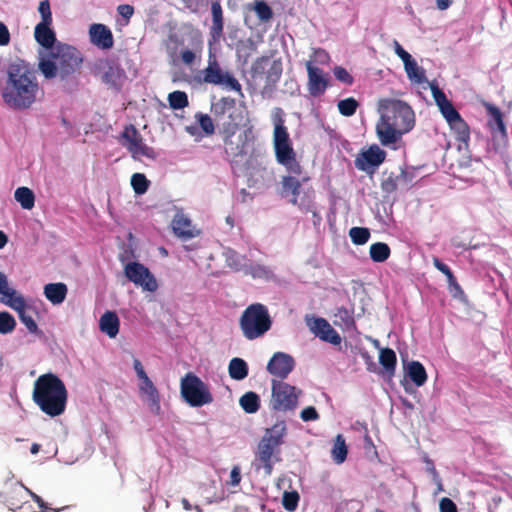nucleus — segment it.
Instances as JSON below:
<instances>
[{"mask_svg": "<svg viewBox=\"0 0 512 512\" xmlns=\"http://www.w3.org/2000/svg\"><path fill=\"white\" fill-rule=\"evenodd\" d=\"M168 102L172 109L179 110L189 105L188 96L183 91H173L168 95Z\"/></svg>", "mask_w": 512, "mask_h": 512, "instance_id": "45", "label": "nucleus"}, {"mask_svg": "<svg viewBox=\"0 0 512 512\" xmlns=\"http://www.w3.org/2000/svg\"><path fill=\"white\" fill-rule=\"evenodd\" d=\"M119 318L113 311H106L99 320L100 331L110 338H115L119 333Z\"/></svg>", "mask_w": 512, "mask_h": 512, "instance_id": "29", "label": "nucleus"}, {"mask_svg": "<svg viewBox=\"0 0 512 512\" xmlns=\"http://www.w3.org/2000/svg\"><path fill=\"white\" fill-rule=\"evenodd\" d=\"M403 64L405 72L410 81L417 84H422L426 81L425 71L423 68L418 66L416 60L413 59V57Z\"/></svg>", "mask_w": 512, "mask_h": 512, "instance_id": "35", "label": "nucleus"}, {"mask_svg": "<svg viewBox=\"0 0 512 512\" xmlns=\"http://www.w3.org/2000/svg\"><path fill=\"white\" fill-rule=\"evenodd\" d=\"M406 376L417 386H423L427 381V373L419 361H411L406 367Z\"/></svg>", "mask_w": 512, "mask_h": 512, "instance_id": "32", "label": "nucleus"}, {"mask_svg": "<svg viewBox=\"0 0 512 512\" xmlns=\"http://www.w3.org/2000/svg\"><path fill=\"white\" fill-rule=\"evenodd\" d=\"M393 47L395 54L403 61V63L412 58V56L400 45L397 40H394Z\"/></svg>", "mask_w": 512, "mask_h": 512, "instance_id": "62", "label": "nucleus"}, {"mask_svg": "<svg viewBox=\"0 0 512 512\" xmlns=\"http://www.w3.org/2000/svg\"><path fill=\"white\" fill-rule=\"evenodd\" d=\"M16 327V321L9 312H0V333H11Z\"/></svg>", "mask_w": 512, "mask_h": 512, "instance_id": "51", "label": "nucleus"}, {"mask_svg": "<svg viewBox=\"0 0 512 512\" xmlns=\"http://www.w3.org/2000/svg\"><path fill=\"white\" fill-rule=\"evenodd\" d=\"M9 307L17 312L20 321L25 325L30 333L36 335L41 333L37 323L33 318V315L30 313L31 307L26 304V301L22 295L14 298Z\"/></svg>", "mask_w": 512, "mask_h": 512, "instance_id": "20", "label": "nucleus"}, {"mask_svg": "<svg viewBox=\"0 0 512 512\" xmlns=\"http://www.w3.org/2000/svg\"><path fill=\"white\" fill-rule=\"evenodd\" d=\"M309 184V178L303 177L301 180L295 176L285 175L281 178L280 195L283 198H294Z\"/></svg>", "mask_w": 512, "mask_h": 512, "instance_id": "25", "label": "nucleus"}, {"mask_svg": "<svg viewBox=\"0 0 512 512\" xmlns=\"http://www.w3.org/2000/svg\"><path fill=\"white\" fill-rule=\"evenodd\" d=\"M440 512H458L456 504L448 497H443L439 502Z\"/></svg>", "mask_w": 512, "mask_h": 512, "instance_id": "60", "label": "nucleus"}, {"mask_svg": "<svg viewBox=\"0 0 512 512\" xmlns=\"http://www.w3.org/2000/svg\"><path fill=\"white\" fill-rule=\"evenodd\" d=\"M369 254L374 262L382 263L390 257L391 249L384 242H376L370 246Z\"/></svg>", "mask_w": 512, "mask_h": 512, "instance_id": "41", "label": "nucleus"}, {"mask_svg": "<svg viewBox=\"0 0 512 512\" xmlns=\"http://www.w3.org/2000/svg\"><path fill=\"white\" fill-rule=\"evenodd\" d=\"M117 11L122 17L130 19L134 13V8L129 4H122L117 7Z\"/></svg>", "mask_w": 512, "mask_h": 512, "instance_id": "64", "label": "nucleus"}, {"mask_svg": "<svg viewBox=\"0 0 512 512\" xmlns=\"http://www.w3.org/2000/svg\"><path fill=\"white\" fill-rule=\"evenodd\" d=\"M174 234L182 240H189L199 236L200 230L196 229L191 219L182 211L177 212L171 222Z\"/></svg>", "mask_w": 512, "mask_h": 512, "instance_id": "19", "label": "nucleus"}, {"mask_svg": "<svg viewBox=\"0 0 512 512\" xmlns=\"http://www.w3.org/2000/svg\"><path fill=\"white\" fill-rule=\"evenodd\" d=\"M433 265L437 270H439L441 273H443L446 276L448 286H449V291L454 297H457L458 295L463 294V290H462L461 286L459 285V283L457 282L456 277L454 276L451 269L445 263H443L439 258L434 257Z\"/></svg>", "mask_w": 512, "mask_h": 512, "instance_id": "31", "label": "nucleus"}, {"mask_svg": "<svg viewBox=\"0 0 512 512\" xmlns=\"http://www.w3.org/2000/svg\"><path fill=\"white\" fill-rule=\"evenodd\" d=\"M125 276L143 290L155 292L158 288L157 281L147 267L139 262H129L124 268Z\"/></svg>", "mask_w": 512, "mask_h": 512, "instance_id": "12", "label": "nucleus"}, {"mask_svg": "<svg viewBox=\"0 0 512 512\" xmlns=\"http://www.w3.org/2000/svg\"><path fill=\"white\" fill-rule=\"evenodd\" d=\"M379 362L389 375H393L397 363L396 353L391 348H382L379 353Z\"/></svg>", "mask_w": 512, "mask_h": 512, "instance_id": "39", "label": "nucleus"}, {"mask_svg": "<svg viewBox=\"0 0 512 512\" xmlns=\"http://www.w3.org/2000/svg\"><path fill=\"white\" fill-rule=\"evenodd\" d=\"M282 75V64L280 61H273L269 67L266 78L270 85L277 83Z\"/></svg>", "mask_w": 512, "mask_h": 512, "instance_id": "52", "label": "nucleus"}, {"mask_svg": "<svg viewBox=\"0 0 512 512\" xmlns=\"http://www.w3.org/2000/svg\"><path fill=\"white\" fill-rule=\"evenodd\" d=\"M212 13V27L211 34L214 38H219L223 33V11L218 1L212 2L211 4Z\"/></svg>", "mask_w": 512, "mask_h": 512, "instance_id": "34", "label": "nucleus"}, {"mask_svg": "<svg viewBox=\"0 0 512 512\" xmlns=\"http://www.w3.org/2000/svg\"><path fill=\"white\" fill-rule=\"evenodd\" d=\"M277 162L285 169L295 175L302 174V166L296 158L292 142L273 146Z\"/></svg>", "mask_w": 512, "mask_h": 512, "instance_id": "16", "label": "nucleus"}, {"mask_svg": "<svg viewBox=\"0 0 512 512\" xmlns=\"http://www.w3.org/2000/svg\"><path fill=\"white\" fill-rule=\"evenodd\" d=\"M180 388L182 397L192 407H201L213 401L207 384L193 373H187L181 379Z\"/></svg>", "mask_w": 512, "mask_h": 512, "instance_id": "9", "label": "nucleus"}, {"mask_svg": "<svg viewBox=\"0 0 512 512\" xmlns=\"http://www.w3.org/2000/svg\"><path fill=\"white\" fill-rule=\"evenodd\" d=\"M431 90L435 103L437 104L438 107L450 101L446 97L445 93L439 87L432 86Z\"/></svg>", "mask_w": 512, "mask_h": 512, "instance_id": "61", "label": "nucleus"}, {"mask_svg": "<svg viewBox=\"0 0 512 512\" xmlns=\"http://www.w3.org/2000/svg\"><path fill=\"white\" fill-rule=\"evenodd\" d=\"M333 73L338 81L346 85H352L354 82L353 76L342 66H336L333 69Z\"/></svg>", "mask_w": 512, "mask_h": 512, "instance_id": "56", "label": "nucleus"}, {"mask_svg": "<svg viewBox=\"0 0 512 512\" xmlns=\"http://www.w3.org/2000/svg\"><path fill=\"white\" fill-rule=\"evenodd\" d=\"M211 113L219 123L242 124L244 120L242 110L236 107V101L231 97H222L211 105Z\"/></svg>", "mask_w": 512, "mask_h": 512, "instance_id": "11", "label": "nucleus"}, {"mask_svg": "<svg viewBox=\"0 0 512 512\" xmlns=\"http://www.w3.org/2000/svg\"><path fill=\"white\" fill-rule=\"evenodd\" d=\"M23 488L25 489L24 486H14L10 488V492L15 495H18L22 493ZM26 491L29 492L32 499L38 504L39 508L41 509V512H59V510L48 507V504L44 502V500L39 495L35 494L34 492L27 488Z\"/></svg>", "mask_w": 512, "mask_h": 512, "instance_id": "48", "label": "nucleus"}, {"mask_svg": "<svg viewBox=\"0 0 512 512\" xmlns=\"http://www.w3.org/2000/svg\"><path fill=\"white\" fill-rule=\"evenodd\" d=\"M194 81L201 85L224 86L236 92H241L242 89L239 81L230 72L222 69L216 54L212 51L208 54L207 66L194 75Z\"/></svg>", "mask_w": 512, "mask_h": 512, "instance_id": "8", "label": "nucleus"}, {"mask_svg": "<svg viewBox=\"0 0 512 512\" xmlns=\"http://www.w3.org/2000/svg\"><path fill=\"white\" fill-rule=\"evenodd\" d=\"M305 66L308 75L307 89L309 94L313 97L323 95L329 85L327 74L321 68L315 66L312 61H307Z\"/></svg>", "mask_w": 512, "mask_h": 512, "instance_id": "15", "label": "nucleus"}, {"mask_svg": "<svg viewBox=\"0 0 512 512\" xmlns=\"http://www.w3.org/2000/svg\"><path fill=\"white\" fill-rule=\"evenodd\" d=\"M32 399L44 414L57 417L66 410L68 391L56 374L45 373L34 381Z\"/></svg>", "mask_w": 512, "mask_h": 512, "instance_id": "3", "label": "nucleus"}, {"mask_svg": "<svg viewBox=\"0 0 512 512\" xmlns=\"http://www.w3.org/2000/svg\"><path fill=\"white\" fill-rule=\"evenodd\" d=\"M99 70L101 71L102 82L110 87H116L123 74L118 65L108 60L99 64Z\"/></svg>", "mask_w": 512, "mask_h": 512, "instance_id": "28", "label": "nucleus"}, {"mask_svg": "<svg viewBox=\"0 0 512 512\" xmlns=\"http://www.w3.org/2000/svg\"><path fill=\"white\" fill-rule=\"evenodd\" d=\"M335 325L340 326L343 329L350 330L355 327V320L352 313L344 307L337 309L335 313Z\"/></svg>", "mask_w": 512, "mask_h": 512, "instance_id": "44", "label": "nucleus"}, {"mask_svg": "<svg viewBox=\"0 0 512 512\" xmlns=\"http://www.w3.org/2000/svg\"><path fill=\"white\" fill-rule=\"evenodd\" d=\"M298 394L294 386L283 381L272 380V408L279 411L292 410L297 406Z\"/></svg>", "mask_w": 512, "mask_h": 512, "instance_id": "10", "label": "nucleus"}, {"mask_svg": "<svg viewBox=\"0 0 512 512\" xmlns=\"http://www.w3.org/2000/svg\"><path fill=\"white\" fill-rule=\"evenodd\" d=\"M149 180L142 173H135L131 177V185L136 194H144L149 188Z\"/></svg>", "mask_w": 512, "mask_h": 512, "instance_id": "49", "label": "nucleus"}, {"mask_svg": "<svg viewBox=\"0 0 512 512\" xmlns=\"http://www.w3.org/2000/svg\"><path fill=\"white\" fill-rule=\"evenodd\" d=\"M385 158L386 152L377 145H372L356 159L355 164L359 170L367 171L369 167H378Z\"/></svg>", "mask_w": 512, "mask_h": 512, "instance_id": "21", "label": "nucleus"}, {"mask_svg": "<svg viewBox=\"0 0 512 512\" xmlns=\"http://www.w3.org/2000/svg\"><path fill=\"white\" fill-rule=\"evenodd\" d=\"M229 376L234 380H243L248 375V365L241 358H233L228 366Z\"/></svg>", "mask_w": 512, "mask_h": 512, "instance_id": "37", "label": "nucleus"}, {"mask_svg": "<svg viewBox=\"0 0 512 512\" xmlns=\"http://www.w3.org/2000/svg\"><path fill=\"white\" fill-rule=\"evenodd\" d=\"M19 296H21V294L9 287L6 275L3 272H0V302L10 306V303H12L14 298Z\"/></svg>", "mask_w": 512, "mask_h": 512, "instance_id": "40", "label": "nucleus"}, {"mask_svg": "<svg viewBox=\"0 0 512 512\" xmlns=\"http://www.w3.org/2000/svg\"><path fill=\"white\" fill-rule=\"evenodd\" d=\"M349 236L355 245H364L370 238V231L365 227H352Z\"/></svg>", "mask_w": 512, "mask_h": 512, "instance_id": "47", "label": "nucleus"}, {"mask_svg": "<svg viewBox=\"0 0 512 512\" xmlns=\"http://www.w3.org/2000/svg\"><path fill=\"white\" fill-rule=\"evenodd\" d=\"M89 35L91 43L100 49H111L114 45L113 34L104 24H92L89 29Z\"/></svg>", "mask_w": 512, "mask_h": 512, "instance_id": "22", "label": "nucleus"}, {"mask_svg": "<svg viewBox=\"0 0 512 512\" xmlns=\"http://www.w3.org/2000/svg\"><path fill=\"white\" fill-rule=\"evenodd\" d=\"M331 454L334 462L337 464H342L346 460L348 448L345 443V439L341 434L336 436Z\"/></svg>", "mask_w": 512, "mask_h": 512, "instance_id": "42", "label": "nucleus"}, {"mask_svg": "<svg viewBox=\"0 0 512 512\" xmlns=\"http://www.w3.org/2000/svg\"><path fill=\"white\" fill-rule=\"evenodd\" d=\"M43 293L47 300L53 305H59L64 302L68 293V288L67 285L62 282L49 283L44 286Z\"/></svg>", "mask_w": 512, "mask_h": 512, "instance_id": "30", "label": "nucleus"}, {"mask_svg": "<svg viewBox=\"0 0 512 512\" xmlns=\"http://www.w3.org/2000/svg\"><path fill=\"white\" fill-rule=\"evenodd\" d=\"M448 124L455 134V139L458 142L467 145L470 140V129L466 121L461 117V115L457 117V119L451 121Z\"/></svg>", "mask_w": 512, "mask_h": 512, "instance_id": "33", "label": "nucleus"}, {"mask_svg": "<svg viewBox=\"0 0 512 512\" xmlns=\"http://www.w3.org/2000/svg\"><path fill=\"white\" fill-rule=\"evenodd\" d=\"M483 105L487 112V125L491 133L493 135L499 134L501 136H506V126L501 110L489 102H484Z\"/></svg>", "mask_w": 512, "mask_h": 512, "instance_id": "24", "label": "nucleus"}, {"mask_svg": "<svg viewBox=\"0 0 512 512\" xmlns=\"http://www.w3.org/2000/svg\"><path fill=\"white\" fill-rule=\"evenodd\" d=\"M401 177L402 174H395L393 172H390L388 174L384 173V178L381 182L382 191L387 194L395 192L398 188V182Z\"/></svg>", "mask_w": 512, "mask_h": 512, "instance_id": "46", "label": "nucleus"}, {"mask_svg": "<svg viewBox=\"0 0 512 512\" xmlns=\"http://www.w3.org/2000/svg\"><path fill=\"white\" fill-rule=\"evenodd\" d=\"M38 11L41 15V22H52V13L49 0H42L39 3Z\"/></svg>", "mask_w": 512, "mask_h": 512, "instance_id": "57", "label": "nucleus"}, {"mask_svg": "<svg viewBox=\"0 0 512 512\" xmlns=\"http://www.w3.org/2000/svg\"><path fill=\"white\" fill-rule=\"evenodd\" d=\"M358 106V102L353 97H349L338 102V110L340 114L346 117L354 115Z\"/></svg>", "mask_w": 512, "mask_h": 512, "instance_id": "50", "label": "nucleus"}, {"mask_svg": "<svg viewBox=\"0 0 512 512\" xmlns=\"http://www.w3.org/2000/svg\"><path fill=\"white\" fill-rule=\"evenodd\" d=\"M294 366L295 361L291 355L284 352H276L267 364V371L271 375L283 380L294 369Z\"/></svg>", "mask_w": 512, "mask_h": 512, "instance_id": "17", "label": "nucleus"}, {"mask_svg": "<svg viewBox=\"0 0 512 512\" xmlns=\"http://www.w3.org/2000/svg\"><path fill=\"white\" fill-rule=\"evenodd\" d=\"M272 323L268 308L262 303L247 306L239 319L243 336L248 340L262 337L271 329Z\"/></svg>", "mask_w": 512, "mask_h": 512, "instance_id": "7", "label": "nucleus"}, {"mask_svg": "<svg viewBox=\"0 0 512 512\" xmlns=\"http://www.w3.org/2000/svg\"><path fill=\"white\" fill-rule=\"evenodd\" d=\"M380 119L376 134L383 146L398 142L415 125V114L411 106L399 99L381 98L378 101Z\"/></svg>", "mask_w": 512, "mask_h": 512, "instance_id": "2", "label": "nucleus"}, {"mask_svg": "<svg viewBox=\"0 0 512 512\" xmlns=\"http://www.w3.org/2000/svg\"><path fill=\"white\" fill-rule=\"evenodd\" d=\"M139 392L141 395L146 396L147 405L151 413L159 415L161 411L160 394L148 376L140 380Z\"/></svg>", "mask_w": 512, "mask_h": 512, "instance_id": "23", "label": "nucleus"}, {"mask_svg": "<svg viewBox=\"0 0 512 512\" xmlns=\"http://www.w3.org/2000/svg\"><path fill=\"white\" fill-rule=\"evenodd\" d=\"M51 24L52 22H39L34 30L35 40L47 51L57 44L55 32L50 28Z\"/></svg>", "mask_w": 512, "mask_h": 512, "instance_id": "26", "label": "nucleus"}, {"mask_svg": "<svg viewBox=\"0 0 512 512\" xmlns=\"http://www.w3.org/2000/svg\"><path fill=\"white\" fill-rule=\"evenodd\" d=\"M198 123L206 135H212L215 131L212 118L207 114L197 115Z\"/></svg>", "mask_w": 512, "mask_h": 512, "instance_id": "54", "label": "nucleus"}, {"mask_svg": "<svg viewBox=\"0 0 512 512\" xmlns=\"http://www.w3.org/2000/svg\"><path fill=\"white\" fill-rule=\"evenodd\" d=\"M82 62L81 53L75 47L57 42L56 47L39 59L38 69L45 79L59 77L66 80L81 67Z\"/></svg>", "mask_w": 512, "mask_h": 512, "instance_id": "4", "label": "nucleus"}, {"mask_svg": "<svg viewBox=\"0 0 512 512\" xmlns=\"http://www.w3.org/2000/svg\"><path fill=\"white\" fill-rule=\"evenodd\" d=\"M201 50H202V46H201L200 43L196 47L195 51H192V50H189V49L182 50L181 53H180L182 62L184 64H186V65H192L195 62L196 53L197 52L200 53Z\"/></svg>", "mask_w": 512, "mask_h": 512, "instance_id": "58", "label": "nucleus"}, {"mask_svg": "<svg viewBox=\"0 0 512 512\" xmlns=\"http://www.w3.org/2000/svg\"><path fill=\"white\" fill-rule=\"evenodd\" d=\"M248 8L255 12L261 22L266 23L273 18L272 8L263 0H256L253 4H249Z\"/></svg>", "mask_w": 512, "mask_h": 512, "instance_id": "43", "label": "nucleus"}, {"mask_svg": "<svg viewBox=\"0 0 512 512\" xmlns=\"http://www.w3.org/2000/svg\"><path fill=\"white\" fill-rule=\"evenodd\" d=\"M273 123V146L290 143L291 139L287 127L285 126V120L283 118V111L281 108H276Z\"/></svg>", "mask_w": 512, "mask_h": 512, "instance_id": "27", "label": "nucleus"}, {"mask_svg": "<svg viewBox=\"0 0 512 512\" xmlns=\"http://www.w3.org/2000/svg\"><path fill=\"white\" fill-rule=\"evenodd\" d=\"M124 145L131 152L134 158L145 156L147 158H154L155 152L153 148L147 146L139 131L133 125H128L122 132Z\"/></svg>", "mask_w": 512, "mask_h": 512, "instance_id": "13", "label": "nucleus"}, {"mask_svg": "<svg viewBox=\"0 0 512 512\" xmlns=\"http://www.w3.org/2000/svg\"><path fill=\"white\" fill-rule=\"evenodd\" d=\"M41 95L37 73L30 63L18 58L7 64L1 84V97L9 108L28 110Z\"/></svg>", "mask_w": 512, "mask_h": 512, "instance_id": "1", "label": "nucleus"}, {"mask_svg": "<svg viewBox=\"0 0 512 512\" xmlns=\"http://www.w3.org/2000/svg\"><path fill=\"white\" fill-rule=\"evenodd\" d=\"M299 502V494L296 491L285 492L283 495V506L288 511H294Z\"/></svg>", "mask_w": 512, "mask_h": 512, "instance_id": "53", "label": "nucleus"}, {"mask_svg": "<svg viewBox=\"0 0 512 512\" xmlns=\"http://www.w3.org/2000/svg\"><path fill=\"white\" fill-rule=\"evenodd\" d=\"M15 200L23 209L31 210L35 205L34 192L28 187H19L14 193Z\"/></svg>", "mask_w": 512, "mask_h": 512, "instance_id": "36", "label": "nucleus"}, {"mask_svg": "<svg viewBox=\"0 0 512 512\" xmlns=\"http://www.w3.org/2000/svg\"><path fill=\"white\" fill-rule=\"evenodd\" d=\"M241 124L222 123L220 135L223 140L224 153L231 162H236L247 154L248 144L253 141V128L249 126L239 131Z\"/></svg>", "mask_w": 512, "mask_h": 512, "instance_id": "6", "label": "nucleus"}, {"mask_svg": "<svg viewBox=\"0 0 512 512\" xmlns=\"http://www.w3.org/2000/svg\"><path fill=\"white\" fill-rule=\"evenodd\" d=\"M287 433L285 421L276 422L271 428L266 429L255 453V460L259 462L257 468H263L265 474L270 475L275 461H279V447L284 443Z\"/></svg>", "mask_w": 512, "mask_h": 512, "instance_id": "5", "label": "nucleus"}, {"mask_svg": "<svg viewBox=\"0 0 512 512\" xmlns=\"http://www.w3.org/2000/svg\"><path fill=\"white\" fill-rule=\"evenodd\" d=\"M300 417L303 421L306 422L315 421L319 418V414L313 406H308L301 411Z\"/></svg>", "mask_w": 512, "mask_h": 512, "instance_id": "59", "label": "nucleus"}, {"mask_svg": "<svg viewBox=\"0 0 512 512\" xmlns=\"http://www.w3.org/2000/svg\"><path fill=\"white\" fill-rule=\"evenodd\" d=\"M239 404L246 413L253 414L260 408V398L255 392L249 391L241 396Z\"/></svg>", "mask_w": 512, "mask_h": 512, "instance_id": "38", "label": "nucleus"}, {"mask_svg": "<svg viewBox=\"0 0 512 512\" xmlns=\"http://www.w3.org/2000/svg\"><path fill=\"white\" fill-rule=\"evenodd\" d=\"M439 110L443 117L446 119L447 123H450L451 121L457 119V117L460 116V113L452 105L451 101L439 106Z\"/></svg>", "mask_w": 512, "mask_h": 512, "instance_id": "55", "label": "nucleus"}, {"mask_svg": "<svg viewBox=\"0 0 512 512\" xmlns=\"http://www.w3.org/2000/svg\"><path fill=\"white\" fill-rule=\"evenodd\" d=\"M309 330L319 339L332 345H340V334L322 317H306Z\"/></svg>", "mask_w": 512, "mask_h": 512, "instance_id": "14", "label": "nucleus"}, {"mask_svg": "<svg viewBox=\"0 0 512 512\" xmlns=\"http://www.w3.org/2000/svg\"><path fill=\"white\" fill-rule=\"evenodd\" d=\"M290 203L297 206L302 212H311L314 218V224L321 222V216L316 211L315 206V190L311 184H308L297 197L290 198Z\"/></svg>", "mask_w": 512, "mask_h": 512, "instance_id": "18", "label": "nucleus"}, {"mask_svg": "<svg viewBox=\"0 0 512 512\" xmlns=\"http://www.w3.org/2000/svg\"><path fill=\"white\" fill-rule=\"evenodd\" d=\"M241 481V471L239 466H234L230 472V479L228 481V484L231 486H237L239 485Z\"/></svg>", "mask_w": 512, "mask_h": 512, "instance_id": "63", "label": "nucleus"}]
</instances>
